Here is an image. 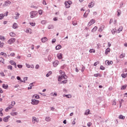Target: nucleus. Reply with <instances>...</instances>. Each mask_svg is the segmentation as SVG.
Listing matches in <instances>:
<instances>
[{
    "mask_svg": "<svg viewBox=\"0 0 127 127\" xmlns=\"http://www.w3.org/2000/svg\"><path fill=\"white\" fill-rule=\"evenodd\" d=\"M5 16V15L4 14H0V19H2Z\"/></svg>",
    "mask_w": 127,
    "mask_h": 127,
    "instance_id": "obj_42",
    "label": "nucleus"
},
{
    "mask_svg": "<svg viewBox=\"0 0 127 127\" xmlns=\"http://www.w3.org/2000/svg\"><path fill=\"white\" fill-rule=\"evenodd\" d=\"M19 13L17 12H15V15H13L12 18L13 19H18V17H19Z\"/></svg>",
    "mask_w": 127,
    "mask_h": 127,
    "instance_id": "obj_5",
    "label": "nucleus"
},
{
    "mask_svg": "<svg viewBox=\"0 0 127 127\" xmlns=\"http://www.w3.org/2000/svg\"><path fill=\"white\" fill-rule=\"evenodd\" d=\"M124 99H121L120 100H119L120 108L122 107V104H123V103H124Z\"/></svg>",
    "mask_w": 127,
    "mask_h": 127,
    "instance_id": "obj_29",
    "label": "nucleus"
},
{
    "mask_svg": "<svg viewBox=\"0 0 127 127\" xmlns=\"http://www.w3.org/2000/svg\"><path fill=\"white\" fill-rule=\"evenodd\" d=\"M41 23H42V24H46V20H42V21H41Z\"/></svg>",
    "mask_w": 127,
    "mask_h": 127,
    "instance_id": "obj_54",
    "label": "nucleus"
},
{
    "mask_svg": "<svg viewBox=\"0 0 127 127\" xmlns=\"http://www.w3.org/2000/svg\"><path fill=\"white\" fill-rule=\"evenodd\" d=\"M92 126V123L89 122L87 123V127H91Z\"/></svg>",
    "mask_w": 127,
    "mask_h": 127,
    "instance_id": "obj_57",
    "label": "nucleus"
},
{
    "mask_svg": "<svg viewBox=\"0 0 127 127\" xmlns=\"http://www.w3.org/2000/svg\"><path fill=\"white\" fill-rule=\"evenodd\" d=\"M17 67H18L20 69H21V68H22V65L18 64Z\"/></svg>",
    "mask_w": 127,
    "mask_h": 127,
    "instance_id": "obj_62",
    "label": "nucleus"
},
{
    "mask_svg": "<svg viewBox=\"0 0 127 127\" xmlns=\"http://www.w3.org/2000/svg\"><path fill=\"white\" fill-rule=\"evenodd\" d=\"M58 58L59 59H62V54H59L58 55Z\"/></svg>",
    "mask_w": 127,
    "mask_h": 127,
    "instance_id": "obj_41",
    "label": "nucleus"
},
{
    "mask_svg": "<svg viewBox=\"0 0 127 127\" xmlns=\"http://www.w3.org/2000/svg\"><path fill=\"white\" fill-rule=\"evenodd\" d=\"M89 13H90L89 9L86 10V12L84 13V14L83 15L84 17H87V16H88Z\"/></svg>",
    "mask_w": 127,
    "mask_h": 127,
    "instance_id": "obj_11",
    "label": "nucleus"
},
{
    "mask_svg": "<svg viewBox=\"0 0 127 127\" xmlns=\"http://www.w3.org/2000/svg\"><path fill=\"white\" fill-rule=\"evenodd\" d=\"M10 56H11V57H14V56H15V54H14V53H12L10 54Z\"/></svg>",
    "mask_w": 127,
    "mask_h": 127,
    "instance_id": "obj_52",
    "label": "nucleus"
},
{
    "mask_svg": "<svg viewBox=\"0 0 127 127\" xmlns=\"http://www.w3.org/2000/svg\"><path fill=\"white\" fill-rule=\"evenodd\" d=\"M26 66L27 68H30L31 65L30 64H26Z\"/></svg>",
    "mask_w": 127,
    "mask_h": 127,
    "instance_id": "obj_61",
    "label": "nucleus"
},
{
    "mask_svg": "<svg viewBox=\"0 0 127 127\" xmlns=\"http://www.w3.org/2000/svg\"><path fill=\"white\" fill-rule=\"evenodd\" d=\"M105 28V25H101V27L99 29V32H102L103 30H104V29Z\"/></svg>",
    "mask_w": 127,
    "mask_h": 127,
    "instance_id": "obj_16",
    "label": "nucleus"
},
{
    "mask_svg": "<svg viewBox=\"0 0 127 127\" xmlns=\"http://www.w3.org/2000/svg\"><path fill=\"white\" fill-rule=\"evenodd\" d=\"M48 29H52L54 28V26H53V25H50L48 26Z\"/></svg>",
    "mask_w": 127,
    "mask_h": 127,
    "instance_id": "obj_38",
    "label": "nucleus"
},
{
    "mask_svg": "<svg viewBox=\"0 0 127 127\" xmlns=\"http://www.w3.org/2000/svg\"><path fill=\"white\" fill-rule=\"evenodd\" d=\"M68 77L66 75H60L58 77V81L59 82L62 81L63 80H65L67 79Z\"/></svg>",
    "mask_w": 127,
    "mask_h": 127,
    "instance_id": "obj_2",
    "label": "nucleus"
},
{
    "mask_svg": "<svg viewBox=\"0 0 127 127\" xmlns=\"http://www.w3.org/2000/svg\"><path fill=\"white\" fill-rule=\"evenodd\" d=\"M48 40V39L47 38H46V37H44L41 39V41L43 42V43H45V42L47 41Z\"/></svg>",
    "mask_w": 127,
    "mask_h": 127,
    "instance_id": "obj_14",
    "label": "nucleus"
},
{
    "mask_svg": "<svg viewBox=\"0 0 127 127\" xmlns=\"http://www.w3.org/2000/svg\"><path fill=\"white\" fill-rule=\"evenodd\" d=\"M7 69L10 70V71H12V66L11 65H9L7 66Z\"/></svg>",
    "mask_w": 127,
    "mask_h": 127,
    "instance_id": "obj_33",
    "label": "nucleus"
},
{
    "mask_svg": "<svg viewBox=\"0 0 127 127\" xmlns=\"http://www.w3.org/2000/svg\"><path fill=\"white\" fill-rule=\"evenodd\" d=\"M118 33H120V32H121V31H123V26H121L119 29L117 30Z\"/></svg>",
    "mask_w": 127,
    "mask_h": 127,
    "instance_id": "obj_31",
    "label": "nucleus"
},
{
    "mask_svg": "<svg viewBox=\"0 0 127 127\" xmlns=\"http://www.w3.org/2000/svg\"><path fill=\"white\" fill-rule=\"evenodd\" d=\"M15 105V101H12L11 103V107H13V106H14Z\"/></svg>",
    "mask_w": 127,
    "mask_h": 127,
    "instance_id": "obj_55",
    "label": "nucleus"
},
{
    "mask_svg": "<svg viewBox=\"0 0 127 127\" xmlns=\"http://www.w3.org/2000/svg\"><path fill=\"white\" fill-rule=\"evenodd\" d=\"M51 74H52V71H49V72L46 74L47 77H49V76H50Z\"/></svg>",
    "mask_w": 127,
    "mask_h": 127,
    "instance_id": "obj_43",
    "label": "nucleus"
},
{
    "mask_svg": "<svg viewBox=\"0 0 127 127\" xmlns=\"http://www.w3.org/2000/svg\"><path fill=\"white\" fill-rule=\"evenodd\" d=\"M2 87L3 88V89H8V85L7 84H2Z\"/></svg>",
    "mask_w": 127,
    "mask_h": 127,
    "instance_id": "obj_21",
    "label": "nucleus"
},
{
    "mask_svg": "<svg viewBox=\"0 0 127 127\" xmlns=\"http://www.w3.org/2000/svg\"><path fill=\"white\" fill-rule=\"evenodd\" d=\"M29 24L32 26H35V25H36V24L35 22H30Z\"/></svg>",
    "mask_w": 127,
    "mask_h": 127,
    "instance_id": "obj_40",
    "label": "nucleus"
},
{
    "mask_svg": "<svg viewBox=\"0 0 127 127\" xmlns=\"http://www.w3.org/2000/svg\"><path fill=\"white\" fill-rule=\"evenodd\" d=\"M4 44L3 43H1L0 44V47H2V46H3V45H4Z\"/></svg>",
    "mask_w": 127,
    "mask_h": 127,
    "instance_id": "obj_64",
    "label": "nucleus"
},
{
    "mask_svg": "<svg viewBox=\"0 0 127 127\" xmlns=\"http://www.w3.org/2000/svg\"><path fill=\"white\" fill-rule=\"evenodd\" d=\"M72 24L73 25H77V21H72Z\"/></svg>",
    "mask_w": 127,
    "mask_h": 127,
    "instance_id": "obj_51",
    "label": "nucleus"
},
{
    "mask_svg": "<svg viewBox=\"0 0 127 127\" xmlns=\"http://www.w3.org/2000/svg\"><path fill=\"white\" fill-rule=\"evenodd\" d=\"M0 62L2 63V64H4V59L2 57H0Z\"/></svg>",
    "mask_w": 127,
    "mask_h": 127,
    "instance_id": "obj_28",
    "label": "nucleus"
},
{
    "mask_svg": "<svg viewBox=\"0 0 127 127\" xmlns=\"http://www.w3.org/2000/svg\"><path fill=\"white\" fill-rule=\"evenodd\" d=\"M32 105H38L39 104V101L36 99H32Z\"/></svg>",
    "mask_w": 127,
    "mask_h": 127,
    "instance_id": "obj_6",
    "label": "nucleus"
},
{
    "mask_svg": "<svg viewBox=\"0 0 127 127\" xmlns=\"http://www.w3.org/2000/svg\"><path fill=\"white\" fill-rule=\"evenodd\" d=\"M13 28H14V29H15L16 28H17L18 27V25H17V23H14V24H13L12 26Z\"/></svg>",
    "mask_w": 127,
    "mask_h": 127,
    "instance_id": "obj_19",
    "label": "nucleus"
},
{
    "mask_svg": "<svg viewBox=\"0 0 127 127\" xmlns=\"http://www.w3.org/2000/svg\"><path fill=\"white\" fill-rule=\"evenodd\" d=\"M110 52H111V49L109 48H107L106 50H105V55H108V54H109Z\"/></svg>",
    "mask_w": 127,
    "mask_h": 127,
    "instance_id": "obj_15",
    "label": "nucleus"
},
{
    "mask_svg": "<svg viewBox=\"0 0 127 127\" xmlns=\"http://www.w3.org/2000/svg\"><path fill=\"white\" fill-rule=\"evenodd\" d=\"M26 33H29V34H31L32 33V30L30 28L27 29L26 31Z\"/></svg>",
    "mask_w": 127,
    "mask_h": 127,
    "instance_id": "obj_17",
    "label": "nucleus"
},
{
    "mask_svg": "<svg viewBox=\"0 0 127 127\" xmlns=\"http://www.w3.org/2000/svg\"><path fill=\"white\" fill-rule=\"evenodd\" d=\"M64 4H65V7H66V8H69V7H70V5L69 4H67V3L66 2H64Z\"/></svg>",
    "mask_w": 127,
    "mask_h": 127,
    "instance_id": "obj_36",
    "label": "nucleus"
},
{
    "mask_svg": "<svg viewBox=\"0 0 127 127\" xmlns=\"http://www.w3.org/2000/svg\"><path fill=\"white\" fill-rule=\"evenodd\" d=\"M65 97H66V98H68V99H70V98H72V95H71L70 94H68L65 95Z\"/></svg>",
    "mask_w": 127,
    "mask_h": 127,
    "instance_id": "obj_47",
    "label": "nucleus"
},
{
    "mask_svg": "<svg viewBox=\"0 0 127 127\" xmlns=\"http://www.w3.org/2000/svg\"><path fill=\"white\" fill-rule=\"evenodd\" d=\"M58 64H59V62L58 61H55L53 63L54 67H57V66L58 65Z\"/></svg>",
    "mask_w": 127,
    "mask_h": 127,
    "instance_id": "obj_12",
    "label": "nucleus"
},
{
    "mask_svg": "<svg viewBox=\"0 0 127 127\" xmlns=\"http://www.w3.org/2000/svg\"><path fill=\"white\" fill-rule=\"evenodd\" d=\"M97 30H98V27L95 26V27H94V28H93V29H92L91 31H92V32H95L97 31Z\"/></svg>",
    "mask_w": 127,
    "mask_h": 127,
    "instance_id": "obj_22",
    "label": "nucleus"
},
{
    "mask_svg": "<svg viewBox=\"0 0 127 127\" xmlns=\"http://www.w3.org/2000/svg\"><path fill=\"white\" fill-rule=\"evenodd\" d=\"M10 109H12V107H11V106H9L8 107H7L5 110V112H8L9 110H10Z\"/></svg>",
    "mask_w": 127,
    "mask_h": 127,
    "instance_id": "obj_34",
    "label": "nucleus"
},
{
    "mask_svg": "<svg viewBox=\"0 0 127 127\" xmlns=\"http://www.w3.org/2000/svg\"><path fill=\"white\" fill-rule=\"evenodd\" d=\"M0 55L1 56H4L5 58H6L7 57V55H6V53H3V52H1L0 53Z\"/></svg>",
    "mask_w": 127,
    "mask_h": 127,
    "instance_id": "obj_18",
    "label": "nucleus"
},
{
    "mask_svg": "<svg viewBox=\"0 0 127 127\" xmlns=\"http://www.w3.org/2000/svg\"><path fill=\"white\" fill-rule=\"evenodd\" d=\"M112 106H116V105H117V102H116V99L112 100Z\"/></svg>",
    "mask_w": 127,
    "mask_h": 127,
    "instance_id": "obj_23",
    "label": "nucleus"
},
{
    "mask_svg": "<svg viewBox=\"0 0 127 127\" xmlns=\"http://www.w3.org/2000/svg\"><path fill=\"white\" fill-rule=\"evenodd\" d=\"M15 38H11L10 39H9L7 41V43L8 44H9L10 45H11V44H13V43H14L15 42Z\"/></svg>",
    "mask_w": 127,
    "mask_h": 127,
    "instance_id": "obj_3",
    "label": "nucleus"
},
{
    "mask_svg": "<svg viewBox=\"0 0 127 127\" xmlns=\"http://www.w3.org/2000/svg\"><path fill=\"white\" fill-rule=\"evenodd\" d=\"M127 87V84H126L125 85H123V86H122V87L121 88V90H126Z\"/></svg>",
    "mask_w": 127,
    "mask_h": 127,
    "instance_id": "obj_32",
    "label": "nucleus"
},
{
    "mask_svg": "<svg viewBox=\"0 0 127 127\" xmlns=\"http://www.w3.org/2000/svg\"><path fill=\"white\" fill-rule=\"evenodd\" d=\"M27 79H28L27 77H25L24 78V83H25V81H26L27 80Z\"/></svg>",
    "mask_w": 127,
    "mask_h": 127,
    "instance_id": "obj_63",
    "label": "nucleus"
},
{
    "mask_svg": "<svg viewBox=\"0 0 127 127\" xmlns=\"http://www.w3.org/2000/svg\"><path fill=\"white\" fill-rule=\"evenodd\" d=\"M9 118H10V117L9 116L4 117L3 119V122H4L5 123H7V122H8V119H9Z\"/></svg>",
    "mask_w": 127,
    "mask_h": 127,
    "instance_id": "obj_10",
    "label": "nucleus"
},
{
    "mask_svg": "<svg viewBox=\"0 0 127 127\" xmlns=\"http://www.w3.org/2000/svg\"><path fill=\"white\" fill-rule=\"evenodd\" d=\"M117 12H118V16H120L122 14V12L121 10H118Z\"/></svg>",
    "mask_w": 127,
    "mask_h": 127,
    "instance_id": "obj_44",
    "label": "nucleus"
},
{
    "mask_svg": "<svg viewBox=\"0 0 127 127\" xmlns=\"http://www.w3.org/2000/svg\"><path fill=\"white\" fill-rule=\"evenodd\" d=\"M38 13L40 14V15H41L43 13V10H39L38 11Z\"/></svg>",
    "mask_w": 127,
    "mask_h": 127,
    "instance_id": "obj_45",
    "label": "nucleus"
},
{
    "mask_svg": "<svg viewBox=\"0 0 127 127\" xmlns=\"http://www.w3.org/2000/svg\"><path fill=\"white\" fill-rule=\"evenodd\" d=\"M10 3H11V2H10L9 0H7L4 2V6H8L9 5V4H10Z\"/></svg>",
    "mask_w": 127,
    "mask_h": 127,
    "instance_id": "obj_8",
    "label": "nucleus"
},
{
    "mask_svg": "<svg viewBox=\"0 0 127 127\" xmlns=\"http://www.w3.org/2000/svg\"><path fill=\"white\" fill-rule=\"evenodd\" d=\"M85 116H88V115H90V110H87L86 112L84 113Z\"/></svg>",
    "mask_w": 127,
    "mask_h": 127,
    "instance_id": "obj_30",
    "label": "nucleus"
},
{
    "mask_svg": "<svg viewBox=\"0 0 127 127\" xmlns=\"http://www.w3.org/2000/svg\"><path fill=\"white\" fill-rule=\"evenodd\" d=\"M67 80H64L62 81V83H63V84H66V83H67Z\"/></svg>",
    "mask_w": 127,
    "mask_h": 127,
    "instance_id": "obj_60",
    "label": "nucleus"
},
{
    "mask_svg": "<svg viewBox=\"0 0 127 127\" xmlns=\"http://www.w3.org/2000/svg\"><path fill=\"white\" fill-rule=\"evenodd\" d=\"M66 3H67V4H69V5H71L72 4V1L69 0V1H65Z\"/></svg>",
    "mask_w": 127,
    "mask_h": 127,
    "instance_id": "obj_49",
    "label": "nucleus"
},
{
    "mask_svg": "<svg viewBox=\"0 0 127 127\" xmlns=\"http://www.w3.org/2000/svg\"><path fill=\"white\" fill-rule=\"evenodd\" d=\"M99 62H95L94 64V66H97V65L98 64H99Z\"/></svg>",
    "mask_w": 127,
    "mask_h": 127,
    "instance_id": "obj_58",
    "label": "nucleus"
},
{
    "mask_svg": "<svg viewBox=\"0 0 127 127\" xmlns=\"http://www.w3.org/2000/svg\"><path fill=\"white\" fill-rule=\"evenodd\" d=\"M61 48H62V46L60 45H58L56 47V50H59V49H61Z\"/></svg>",
    "mask_w": 127,
    "mask_h": 127,
    "instance_id": "obj_25",
    "label": "nucleus"
},
{
    "mask_svg": "<svg viewBox=\"0 0 127 127\" xmlns=\"http://www.w3.org/2000/svg\"><path fill=\"white\" fill-rule=\"evenodd\" d=\"M95 3H94V2H91V3H90L88 5V7H93V6H94Z\"/></svg>",
    "mask_w": 127,
    "mask_h": 127,
    "instance_id": "obj_26",
    "label": "nucleus"
},
{
    "mask_svg": "<svg viewBox=\"0 0 127 127\" xmlns=\"http://www.w3.org/2000/svg\"><path fill=\"white\" fill-rule=\"evenodd\" d=\"M9 35H10V36H11V37H15V35H16V34H15L13 32H11L9 33Z\"/></svg>",
    "mask_w": 127,
    "mask_h": 127,
    "instance_id": "obj_27",
    "label": "nucleus"
},
{
    "mask_svg": "<svg viewBox=\"0 0 127 127\" xmlns=\"http://www.w3.org/2000/svg\"><path fill=\"white\" fill-rule=\"evenodd\" d=\"M105 63L107 66H109V65H112L113 64V61H111L110 62H109V61L106 60L105 62Z\"/></svg>",
    "mask_w": 127,
    "mask_h": 127,
    "instance_id": "obj_9",
    "label": "nucleus"
},
{
    "mask_svg": "<svg viewBox=\"0 0 127 127\" xmlns=\"http://www.w3.org/2000/svg\"><path fill=\"white\" fill-rule=\"evenodd\" d=\"M34 97H35L36 98V99H39V98H40L39 95H34Z\"/></svg>",
    "mask_w": 127,
    "mask_h": 127,
    "instance_id": "obj_59",
    "label": "nucleus"
},
{
    "mask_svg": "<svg viewBox=\"0 0 127 127\" xmlns=\"http://www.w3.org/2000/svg\"><path fill=\"white\" fill-rule=\"evenodd\" d=\"M117 32V29H114L112 31V34H115L116 32Z\"/></svg>",
    "mask_w": 127,
    "mask_h": 127,
    "instance_id": "obj_48",
    "label": "nucleus"
},
{
    "mask_svg": "<svg viewBox=\"0 0 127 127\" xmlns=\"http://www.w3.org/2000/svg\"><path fill=\"white\" fill-rule=\"evenodd\" d=\"M60 74H61V75H64V74H65V72H64L62 70H60Z\"/></svg>",
    "mask_w": 127,
    "mask_h": 127,
    "instance_id": "obj_50",
    "label": "nucleus"
},
{
    "mask_svg": "<svg viewBox=\"0 0 127 127\" xmlns=\"http://www.w3.org/2000/svg\"><path fill=\"white\" fill-rule=\"evenodd\" d=\"M32 122L33 123V124H35V122L36 123H39V120H38V119H36V117H33V119H32Z\"/></svg>",
    "mask_w": 127,
    "mask_h": 127,
    "instance_id": "obj_7",
    "label": "nucleus"
},
{
    "mask_svg": "<svg viewBox=\"0 0 127 127\" xmlns=\"http://www.w3.org/2000/svg\"><path fill=\"white\" fill-rule=\"evenodd\" d=\"M30 14L31 18H34V17H36V15H37L38 13L36 11H32L30 12Z\"/></svg>",
    "mask_w": 127,
    "mask_h": 127,
    "instance_id": "obj_1",
    "label": "nucleus"
},
{
    "mask_svg": "<svg viewBox=\"0 0 127 127\" xmlns=\"http://www.w3.org/2000/svg\"><path fill=\"white\" fill-rule=\"evenodd\" d=\"M90 53H95L96 52V51H95V49H91L89 50Z\"/></svg>",
    "mask_w": 127,
    "mask_h": 127,
    "instance_id": "obj_37",
    "label": "nucleus"
},
{
    "mask_svg": "<svg viewBox=\"0 0 127 127\" xmlns=\"http://www.w3.org/2000/svg\"><path fill=\"white\" fill-rule=\"evenodd\" d=\"M17 79H18L19 81H20V82H23V81L21 80V79L20 78V77H19V76L17 77Z\"/></svg>",
    "mask_w": 127,
    "mask_h": 127,
    "instance_id": "obj_56",
    "label": "nucleus"
},
{
    "mask_svg": "<svg viewBox=\"0 0 127 127\" xmlns=\"http://www.w3.org/2000/svg\"><path fill=\"white\" fill-rule=\"evenodd\" d=\"M94 23H96V20L95 19H92L89 21L87 25L88 26H91V25H93Z\"/></svg>",
    "mask_w": 127,
    "mask_h": 127,
    "instance_id": "obj_4",
    "label": "nucleus"
},
{
    "mask_svg": "<svg viewBox=\"0 0 127 127\" xmlns=\"http://www.w3.org/2000/svg\"><path fill=\"white\" fill-rule=\"evenodd\" d=\"M125 57H126V54H122L119 56V58H120V59L125 58Z\"/></svg>",
    "mask_w": 127,
    "mask_h": 127,
    "instance_id": "obj_24",
    "label": "nucleus"
},
{
    "mask_svg": "<svg viewBox=\"0 0 127 127\" xmlns=\"http://www.w3.org/2000/svg\"><path fill=\"white\" fill-rule=\"evenodd\" d=\"M125 118L126 117L125 116H123V115H120L119 116V119H121L122 120H125Z\"/></svg>",
    "mask_w": 127,
    "mask_h": 127,
    "instance_id": "obj_46",
    "label": "nucleus"
},
{
    "mask_svg": "<svg viewBox=\"0 0 127 127\" xmlns=\"http://www.w3.org/2000/svg\"><path fill=\"white\" fill-rule=\"evenodd\" d=\"M50 120H51V119H50V117H48V118H46V121L47 122H50Z\"/></svg>",
    "mask_w": 127,
    "mask_h": 127,
    "instance_id": "obj_53",
    "label": "nucleus"
},
{
    "mask_svg": "<svg viewBox=\"0 0 127 127\" xmlns=\"http://www.w3.org/2000/svg\"><path fill=\"white\" fill-rule=\"evenodd\" d=\"M0 40L3 41L4 40H5V38L3 36H0Z\"/></svg>",
    "mask_w": 127,
    "mask_h": 127,
    "instance_id": "obj_35",
    "label": "nucleus"
},
{
    "mask_svg": "<svg viewBox=\"0 0 127 127\" xmlns=\"http://www.w3.org/2000/svg\"><path fill=\"white\" fill-rule=\"evenodd\" d=\"M9 63L11 64V65H14L15 68H16V63L14 62L13 61H10Z\"/></svg>",
    "mask_w": 127,
    "mask_h": 127,
    "instance_id": "obj_13",
    "label": "nucleus"
},
{
    "mask_svg": "<svg viewBox=\"0 0 127 127\" xmlns=\"http://www.w3.org/2000/svg\"><path fill=\"white\" fill-rule=\"evenodd\" d=\"M121 76L123 78H127V73H123L121 74Z\"/></svg>",
    "mask_w": 127,
    "mask_h": 127,
    "instance_id": "obj_39",
    "label": "nucleus"
},
{
    "mask_svg": "<svg viewBox=\"0 0 127 127\" xmlns=\"http://www.w3.org/2000/svg\"><path fill=\"white\" fill-rule=\"evenodd\" d=\"M10 115L11 116H13V117H14V116H17V115H18V113L17 112H11Z\"/></svg>",
    "mask_w": 127,
    "mask_h": 127,
    "instance_id": "obj_20",
    "label": "nucleus"
}]
</instances>
